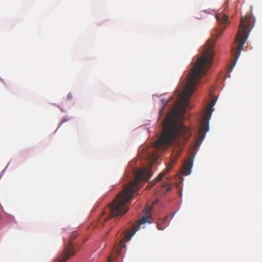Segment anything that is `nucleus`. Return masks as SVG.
Listing matches in <instances>:
<instances>
[{
    "label": "nucleus",
    "mask_w": 262,
    "mask_h": 262,
    "mask_svg": "<svg viewBox=\"0 0 262 262\" xmlns=\"http://www.w3.org/2000/svg\"><path fill=\"white\" fill-rule=\"evenodd\" d=\"M113 256H114L112 254L110 257H109L107 262H112V257H113Z\"/></svg>",
    "instance_id": "nucleus-15"
},
{
    "label": "nucleus",
    "mask_w": 262,
    "mask_h": 262,
    "mask_svg": "<svg viewBox=\"0 0 262 262\" xmlns=\"http://www.w3.org/2000/svg\"><path fill=\"white\" fill-rule=\"evenodd\" d=\"M152 176L150 168L139 169L135 173V178L114 199L109 205L110 215L104 220L106 222L112 217L122 216L128 210L125 204L130 203L133 194L142 187V183L147 181Z\"/></svg>",
    "instance_id": "nucleus-2"
},
{
    "label": "nucleus",
    "mask_w": 262,
    "mask_h": 262,
    "mask_svg": "<svg viewBox=\"0 0 262 262\" xmlns=\"http://www.w3.org/2000/svg\"><path fill=\"white\" fill-rule=\"evenodd\" d=\"M157 227L159 230H163L165 229L166 225H162L159 222H158L157 225Z\"/></svg>",
    "instance_id": "nucleus-12"
},
{
    "label": "nucleus",
    "mask_w": 262,
    "mask_h": 262,
    "mask_svg": "<svg viewBox=\"0 0 262 262\" xmlns=\"http://www.w3.org/2000/svg\"><path fill=\"white\" fill-rule=\"evenodd\" d=\"M175 162L176 160H170L169 163L167 164L166 168L161 172L153 181L149 183V184L150 185V187L153 186L157 182L162 180L163 177L171 169Z\"/></svg>",
    "instance_id": "nucleus-9"
},
{
    "label": "nucleus",
    "mask_w": 262,
    "mask_h": 262,
    "mask_svg": "<svg viewBox=\"0 0 262 262\" xmlns=\"http://www.w3.org/2000/svg\"><path fill=\"white\" fill-rule=\"evenodd\" d=\"M216 19L220 25V28H216L212 33V35L216 38L219 37L222 33V31L226 28L228 23V17L225 14L219 13L215 15Z\"/></svg>",
    "instance_id": "nucleus-7"
},
{
    "label": "nucleus",
    "mask_w": 262,
    "mask_h": 262,
    "mask_svg": "<svg viewBox=\"0 0 262 262\" xmlns=\"http://www.w3.org/2000/svg\"><path fill=\"white\" fill-rule=\"evenodd\" d=\"M118 254H119V252H118V251H116L115 252V257H116V256H117L118 255Z\"/></svg>",
    "instance_id": "nucleus-17"
},
{
    "label": "nucleus",
    "mask_w": 262,
    "mask_h": 262,
    "mask_svg": "<svg viewBox=\"0 0 262 262\" xmlns=\"http://www.w3.org/2000/svg\"><path fill=\"white\" fill-rule=\"evenodd\" d=\"M214 42L210 40L207 41L204 47L203 55L196 58L194 66L188 74L187 81L182 93L176 104L178 113L181 118L183 117L186 110L190 108L189 100L200 79L204 76L211 66L214 57Z\"/></svg>",
    "instance_id": "nucleus-1"
},
{
    "label": "nucleus",
    "mask_w": 262,
    "mask_h": 262,
    "mask_svg": "<svg viewBox=\"0 0 262 262\" xmlns=\"http://www.w3.org/2000/svg\"><path fill=\"white\" fill-rule=\"evenodd\" d=\"M167 216H166L165 217L163 220L162 221H161V224L162 225H165V224L166 223V222L167 221Z\"/></svg>",
    "instance_id": "nucleus-13"
},
{
    "label": "nucleus",
    "mask_w": 262,
    "mask_h": 262,
    "mask_svg": "<svg viewBox=\"0 0 262 262\" xmlns=\"http://www.w3.org/2000/svg\"><path fill=\"white\" fill-rule=\"evenodd\" d=\"M152 209V206H148L146 211V215L143 216L139 221L137 224H134L133 226V231L129 232H128L125 235V238L126 240L129 241L132 236L134 235L135 232L139 229V227L141 225L144 224L148 222V219L149 216H151L150 212Z\"/></svg>",
    "instance_id": "nucleus-8"
},
{
    "label": "nucleus",
    "mask_w": 262,
    "mask_h": 262,
    "mask_svg": "<svg viewBox=\"0 0 262 262\" xmlns=\"http://www.w3.org/2000/svg\"><path fill=\"white\" fill-rule=\"evenodd\" d=\"M67 97L69 99H70L72 98V95L71 94H69L67 96Z\"/></svg>",
    "instance_id": "nucleus-16"
},
{
    "label": "nucleus",
    "mask_w": 262,
    "mask_h": 262,
    "mask_svg": "<svg viewBox=\"0 0 262 262\" xmlns=\"http://www.w3.org/2000/svg\"><path fill=\"white\" fill-rule=\"evenodd\" d=\"M171 189V187L170 185H168L166 188V191L167 192H168L169 191H170Z\"/></svg>",
    "instance_id": "nucleus-14"
},
{
    "label": "nucleus",
    "mask_w": 262,
    "mask_h": 262,
    "mask_svg": "<svg viewBox=\"0 0 262 262\" xmlns=\"http://www.w3.org/2000/svg\"><path fill=\"white\" fill-rule=\"evenodd\" d=\"M193 165L192 160L190 158L187 159L184 163L183 166L181 169V172L183 175L187 176L190 174Z\"/></svg>",
    "instance_id": "nucleus-10"
},
{
    "label": "nucleus",
    "mask_w": 262,
    "mask_h": 262,
    "mask_svg": "<svg viewBox=\"0 0 262 262\" xmlns=\"http://www.w3.org/2000/svg\"><path fill=\"white\" fill-rule=\"evenodd\" d=\"M191 135L190 128L177 119L175 113H171L163 121L162 132L154 145L158 149L166 148L171 146L174 140L183 143L188 140Z\"/></svg>",
    "instance_id": "nucleus-3"
},
{
    "label": "nucleus",
    "mask_w": 262,
    "mask_h": 262,
    "mask_svg": "<svg viewBox=\"0 0 262 262\" xmlns=\"http://www.w3.org/2000/svg\"><path fill=\"white\" fill-rule=\"evenodd\" d=\"M214 105V101L213 99H211L209 104L207 106V109L205 111L204 115V121L202 122L198 133V139L196 143L194 144L193 150H197L200 145L201 142L204 139L206 134L209 130V123L208 121L210 118L211 113L212 112V107Z\"/></svg>",
    "instance_id": "nucleus-5"
},
{
    "label": "nucleus",
    "mask_w": 262,
    "mask_h": 262,
    "mask_svg": "<svg viewBox=\"0 0 262 262\" xmlns=\"http://www.w3.org/2000/svg\"><path fill=\"white\" fill-rule=\"evenodd\" d=\"M171 100V98H170L169 99H168L167 100H165L164 99L161 100L162 104H163V106H162V107L160 109V110L159 112L160 116H161L162 114H163L164 108H165L166 105H167V103L168 102L170 101Z\"/></svg>",
    "instance_id": "nucleus-11"
},
{
    "label": "nucleus",
    "mask_w": 262,
    "mask_h": 262,
    "mask_svg": "<svg viewBox=\"0 0 262 262\" xmlns=\"http://www.w3.org/2000/svg\"><path fill=\"white\" fill-rule=\"evenodd\" d=\"M77 234L74 232L72 234L70 239L67 244H65L64 250L60 257L56 259L54 262H66L71 255H73L76 251L74 250V243L73 241L76 239Z\"/></svg>",
    "instance_id": "nucleus-6"
},
{
    "label": "nucleus",
    "mask_w": 262,
    "mask_h": 262,
    "mask_svg": "<svg viewBox=\"0 0 262 262\" xmlns=\"http://www.w3.org/2000/svg\"><path fill=\"white\" fill-rule=\"evenodd\" d=\"M253 26V19L251 14L247 13L244 17H241L239 30L235 39L237 45L232 50V54L234 55L233 60V62H234L233 66L240 56L241 52L243 49L244 45Z\"/></svg>",
    "instance_id": "nucleus-4"
}]
</instances>
